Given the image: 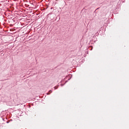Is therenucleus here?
Returning a JSON list of instances; mask_svg holds the SVG:
<instances>
[{
	"label": "nucleus",
	"mask_w": 129,
	"mask_h": 129,
	"mask_svg": "<svg viewBox=\"0 0 129 129\" xmlns=\"http://www.w3.org/2000/svg\"><path fill=\"white\" fill-rule=\"evenodd\" d=\"M54 89H56V87H54Z\"/></svg>",
	"instance_id": "obj_1"
}]
</instances>
